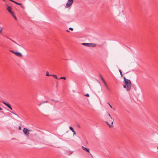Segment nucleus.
I'll return each instance as SVG.
<instances>
[{"label":"nucleus","mask_w":158,"mask_h":158,"mask_svg":"<svg viewBox=\"0 0 158 158\" xmlns=\"http://www.w3.org/2000/svg\"><path fill=\"white\" fill-rule=\"evenodd\" d=\"M12 15V16H13V17H14V18L15 19H16V17L15 16V15H14V14H13V15Z\"/></svg>","instance_id":"412c9836"},{"label":"nucleus","mask_w":158,"mask_h":158,"mask_svg":"<svg viewBox=\"0 0 158 158\" xmlns=\"http://www.w3.org/2000/svg\"><path fill=\"white\" fill-rule=\"evenodd\" d=\"M103 83L105 85V86L107 88V89L109 90V87L108 85H107V84L106 83V82H105V81H104Z\"/></svg>","instance_id":"9d476101"},{"label":"nucleus","mask_w":158,"mask_h":158,"mask_svg":"<svg viewBox=\"0 0 158 158\" xmlns=\"http://www.w3.org/2000/svg\"><path fill=\"white\" fill-rule=\"evenodd\" d=\"M69 29L71 30V31H73V28H72V27H70L69 28Z\"/></svg>","instance_id":"b1692460"},{"label":"nucleus","mask_w":158,"mask_h":158,"mask_svg":"<svg viewBox=\"0 0 158 158\" xmlns=\"http://www.w3.org/2000/svg\"><path fill=\"white\" fill-rule=\"evenodd\" d=\"M12 2H13L14 3H15V4H16L17 5H18V2H15V1H13V0L12 1Z\"/></svg>","instance_id":"a211bd4d"},{"label":"nucleus","mask_w":158,"mask_h":158,"mask_svg":"<svg viewBox=\"0 0 158 158\" xmlns=\"http://www.w3.org/2000/svg\"><path fill=\"white\" fill-rule=\"evenodd\" d=\"M28 130L26 128H24L23 130L24 133L27 136L29 135V133L28 132Z\"/></svg>","instance_id":"39448f33"},{"label":"nucleus","mask_w":158,"mask_h":158,"mask_svg":"<svg viewBox=\"0 0 158 158\" xmlns=\"http://www.w3.org/2000/svg\"><path fill=\"white\" fill-rule=\"evenodd\" d=\"M21 6L23 9H24V7L22 5Z\"/></svg>","instance_id":"2f4dec72"},{"label":"nucleus","mask_w":158,"mask_h":158,"mask_svg":"<svg viewBox=\"0 0 158 158\" xmlns=\"http://www.w3.org/2000/svg\"><path fill=\"white\" fill-rule=\"evenodd\" d=\"M7 10L11 14L13 15V12L11 11V7L10 6H8L7 8Z\"/></svg>","instance_id":"423d86ee"},{"label":"nucleus","mask_w":158,"mask_h":158,"mask_svg":"<svg viewBox=\"0 0 158 158\" xmlns=\"http://www.w3.org/2000/svg\"><path fill=\"white\" fill-rule=\"evenodd\" d=\"M82 44L84 45L85 46L88 47H95L96 46V44L94 43H83Z\"/></svg>","instance_id":"7ed1b4c3"},{"label":"nucleus","mask_w":158,"mask_h":158,"mask_svg":"<svg viewBox=\"0 0 158 158\" xmlns=\"http://www.w3.org/2000/svg\"><path fill=\"white\" fill-rule=\"evenodd\" d=\"M8 107L11 110H12V107H11L10 106H9Z\"/></svg>","instance_id":"bb28decb"},{"label":"nucleus","mask_w":158,"mask_h":158,"mask_svg":"<svg viewBox=\"0 0 158 158\" xmlns=\"http://www.w3.org/2000/svg\"><path fill=\"white\" fill-rule=\"evenodd\" d=\"M14 54L16 56L19 57H21L22 56L21 53L18 52H15V53H14Z\"/></svg>","instance_id":"0eeeda50"},{"label":"nucleus","mask_w":158,"mask_h":158,"mask_svg":"<svg viewBox=\"0 0 158 158\" xmlns=\"http://www.w3.org/2000/svg\"><path fill=\"white\" fill-rule=\"evenodd\" d=\"M119 72L120 73V75L121 76V77H123V74H122V71H121V70H119Z\"/></svg>","instance_id":"2eb2a0df"},{"label":"nucleus","mask_w":158,"mask_h":158,"mask_svg":"<svg viewBox=\"0 0 158 158\" xmlns=\"http://www.w3.org/2000/svg\"><path fill=\"white\" fill-rule=\"evenodd\" d=\"M48 101H44L43 102V103H48Z\"/></svg>","instance_id":"5701e85b"},{"label":"nucleus","mask_w":158,"mask_h":158,"mask_svg":"<svg viewBox=\"0 0 158 158\" xmlns=\"http://www.w3.org/2000/svg\"><path fill=\"white\" fill-rule=\"evenodd\" d=\"M123 88L125 89V88H127V85H123Z\"/></svg>","instance_id":"aec40b11"},{"label":"nucleus","mask_w":158,"mask_h":158,"mask_svg":"<svg viewBox=\"0 0 158 158\" xmlns=\"http://www.w3.org/2000/svg\"><path fill=\"white\" fill-rule=\"evenodd\" d=\"M11 112L13 113V114L15 115H16V116H17L18 117H19L18 115V114H17L13 112Z\"/></svg>","instance_id":"f3484780"},{"label":"nucleus","mask_w":158,"mask_h":158,"mask_svg":"<svg viewBox=\"0 0 158 158\" xmlns=\"http://www.w3.org/2000/svg\"><path fill=\"white\" fill-rule=\"evenodd\" d=\"M2 110V108H1V107H0V110Z\"/></svg>","instance_id":"c9c22d12"},{"label":"nucleus","mask_w":158,"mask_h":158,"mask_svg":"<svg viewBox=\"0 0 158 158\" xmlns=\"http://www.w3.org/2000/svg\"><path fill=\"white\" fill-rule=\"evenodd\" d=\"M100 77L101 78V79L103 81V82H104V81H105L104 80V78H103V77H102V76L101 75H100Z\"/></svg>","instance_id":"4468645a"},{"label":"nucleus","mask_w":158,"mask_h":158,"mask_svg":"<svg viewBox=\"0 0 158 158\" xmlns=\"http://www.w3.org/2000/svg\"><path fill=\"white\" fill-rule=\"evenodd\" d=\"M14 43H15V44H17L18 45H19V46H20L19 45V44H18V43H16V42H15V41H14L13 42Z\"/></svg>","instance_id":"c756f323"},{"label":"nucleus","mask_w":158,"mask_h":158,"mask_svg":"<svg viewBox=\"0 0 158 158\" xmlns=\"http://www.w3.org/2000/svg\"><path fill=\"white\" fill-rule=\"evenodd\" d=\"M44 103H43V102H41L39 104V106H40V105H41L42 104H43Z\"/></svg>","instance_id":"a878e982"},{"label":"nucleus","mask_w":158,"mask_h":158,"mask_svg":"<svg viewBox=\"0 0 158 158\" xmlns=\"http://www.w3.org/2000/svg\"><path fill=\"white\" fill-rule=\"evenodd\" d=\"M12 2H13L14 3H15V4H16L17 5H18V2H15V1H13V0L12 1Z\"/></svg>","instance_id":"6ab92c4d"},{"label":"nucleus","mask_w":158,"mask_h":158,"mask_svg":"<svg viewBox=\"0 0 158 158\" xmlns=\"http://www.w3.org/2000/svg\"><path fill=\"white\" fill-rule=\"evenodd\" d=\"M85 96H86L88 97H89V94H85Z\"/></svg>","instance_id":"4be33fe9"},{"label":"nucleus","mask_w":158,"mask_h":158,"mask_svg":"<svg viewBox=\"0 0 158 158\" xmlns=\"http://www.w3.org/2000/svg\"><path fill=\"white\" fill-rule=\"evenodd\" d=\"M66 31H67V32H69V31H70L69 30H66Z\"/></svg>","instance_id":"e433bc0d"},{"label":"nucleus","mask_w":158,"mask_h":158,"mask_svg":"<svg viewBox=\"0 0 158 158\" xmlns=\"http://www.w3.org/2000/svg\"><path fill=\"white\" fill-rule=\"evenodd\" d=\"M81 148L83 150H84L88 152H89V149H88L85 147H84L83 146H82Z\"/></svg>","instance_id":"1a4fd4ad"},{"label":"nucleus","mask_w":158,"mask_h":158,"mask_svg":"<svg viewBox=\"0 0 158 158\" xmlns=\"http://www.w3.org/2000/svg\"><path fill=\"white\" fill-rule=\"evenodd\" d=\"M3 103L7 106L8 107L10 106V104L8 102H3Z\"/></svg>","instance_id":"9b49d317"},{"label":"nucleus","mask_w":158,"mask_h":158,"mask_svg":"<svg viewBox=\"0 0 158 158\" xmlns=\"http://www.w3.org/2000/svg\"><path fill=\"white\" fill-rule=\"evenodd\" d=\"M10 52H11L13 53V54H14V53H15V52H14V51H12V50H10Z\"/></svg>","instance_id":"393cba45"},{"label":"nucleus","mask_w":158,"mask_h":158,"mask_svg":"<svg viewBox=\"0 0 158 158\" xmlns=\"http://www.w3.org/2000/svg\"><path fill=\"white\" fill-rule=\"evenodd\" d=\"M8 107L11 110H12V107H11L10 106H9Z\"/></svg>","instance_id":"cd10ccee"},{"label":"nucleus","mask_w":158,"mask_h":158,"mask_svg":"<svg viewBox=\"0 0 158 158\" xmlns=\"http://www.w3.org/2000/svg\"><path fill=\"white\" fill-rule=\"evenodd\" d=\"M51 76H52L53 77L55 78H56V79H57V76L56 75L52 74V75H51Z\"/></svg>","instance_id":"f8f14e48"},{"label":"nucleus","mask_w":158,"mask_h":158,"mask_svg":"<svg viewBox=\"0 0 158 158\" xmlns=\"http://www.w3.org/2000/svg\"><path fill=\"white\" fill-rule=\"evenodd\" d=\"M69 128L73 132V135L76 134V132L74 130L73 128L71 127H69Z\"/></svg>","instance_id":"6e6552de"},{"label":"nucleus","mask_w":158,"mask_h":158,"mask_svg":"<svg viewBox=\"0 0 158 158\" xmlns=\"http://www.w3.org/2000/svg\"><path fill=\"white\" fill-rule=\"evenodd\" d=\"M105 118L106 120L105 123L109 126V127H113L114 119L112 118L109 114H108L107 115H106Z\"/></svg>","instance_id":"f257e3e1"},{"label":"nucleus","mask_w":158,"mask_h":158,"mask_svg":"<svg viewBox=\"0 0 158 158\" xmlns=\"http://www.w3.org/2000/svg\"><path fill=\"white\" fill-rule=\"evenodd\" d=\"M66 78V77H61L59 79H63L65 80Z\"/></svg>","instance_id":"dca6fc26"},{"label":"nucleus","mask_w":158,"mask_h":158,"mask_svg":"<svg viewBox=\"0 0 158 158\" xmlns=\"http://www.w3.org/2000/svg\"><path fill=\"white\" fill-rule=\"evenodd\" d=\"M123 78L124 80L125 84L127 86V90L128 91H129L131 87V82L129 80L126 79L124 77H123Z\"/></svg>","instance_id":"f03ea898"},{"label":"nucleus","mask_w":158,"mask_h":158,"mask_svg":"<svg viewBox=\"0 0 158 158\" xmlns=\"http://www.w3.org/2000/svg\"><path fill=\"white\" fill-rule=\"evenodd\" d=\"M4 1H5V0H3Z\"/></svg>","instance_id":"ea45409f"},{"label":"nucleus","mask_w":158,"mask_h":158,"mask_svg":"<svg viewBox=\"0 0 158 158\" xmlns=\"http://www.w3.org/2000/svg\"><path fill=\"white\" fill-rule=\"evenodd\" d=\"M10 40H11L13 42L14 41H13L12 40L10 39V38H9Z\"/></svg>","instance_id":"f704fd0d"},{"label":"nucleus","mask_w":158,"mask_h":158,"mask_svg":"<svg viewBox=\"0 0 158 158\" xmlns=\"http://www.w3.org/2000/svg\"><path fill=\"white\" fill-rule=\"evenodd\" d=\"M2 32V29L1 28L0 29V33H1Z\"/></svg>","instance_id":"473e14b6"},{"label":"nucleus","mask_w":158,"mask_h":158,"mask_svg":"<svg viewBox=\"0 0 158 158\" xmlns=\"http://www.w3.org/2000/svg\"><path fill=\"white\" fill-rule=\"evenodd\" d=\"M20 128H21L20 127H19V129H20Z\"/></svg>","instance_id":"58836bf2"},{"label":"nucleus","mask_w":158,"mask_h":158,"mask_svg":"<svg viewBox=\"0 0 158 158\" xmlns=\"http://www.w3.org/2000/svg\"><path fill=\"white\" fill-rule=\"evenodd\" d=\"M18 5H19L21 6L22 5V4L21 3H18Z\"/></svg>","instance_id":"c85d7f7f"},{"label":"nucleus","mask_w":158,"mask_h":158,"mask_svg":"<svg viewBox=\"0 0 158 158\" xmlns=\"http://www.w3.org/2000/svg\"><path fill=\"white\" fill-rule=\"evenodd\" d=\"M73 0H68V2L66 4V6L67 7H69L72 5Z\"/></svg>","instance_id":"20e7f679"},{"label":"nucleus","mask_w":158,"mask_h":158,"mask_svg":"<svg viewBox=\"0 0 158 158\" xmlns=\"http://www.w3.org/2000/svg\"><path fill=\"white\" fill-rule=\"evenodd\" d=\"M109 105V106H110L111 107V108H112V106H111L110 104H108Z\"/></svg>","instance_id":"72a5a7b5"},{"label":"nucleus","mask_w":158,"mask_h":158,"mask_svg":"<svg viewBox=\"0 0 158 158\" xmlns=\"http://www.w3.org/2000/svg\"><path fill=\"white\" fill-rule=\"evenodd\" d=\"M51 75H50V74H49V73H48V71H47L46 72V76H51Z\"/></svg>","instance_id":"ddd939ff"},{"label":"nucleus","mask_w":158,"mask_h":158,"mask_svg":"<svg viewBox=\"0 0 158 158\" xmlns=\"http://www.w3.org/2000/svg\"><path fill=\"white\" fill-rule=\"evenodd\" d=\"M51 100L52 101H55L56 102H58L57 101H55L54 99H51Z\"/></svg>","instance_id":"7c9ffc66"},{"label":"nucleus","mask_w":158,"mask_h":158,"mask_svg":"<svg viewBox=\"0 0 158 158\" xmlns=\"http://www.w3.org/2000/svg\"><path fill=\"white\" fill-rule=\"evenodd\" d=\"M9 0L12 2L13 0Z\"/></svg>","instance_id":"4c0bfd02"}]
</instances>
